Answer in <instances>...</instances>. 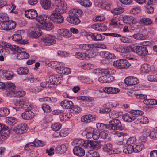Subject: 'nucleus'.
Returning a JSON list of instances; mask_svg holds the SVG:
<instances>
[{"instance_id":"nucleus-62","label":"nucleus","mask_w":157,"mask_h":157,"mask_svg":"<svg viewBox=\"0 0 157 157\" xmlns=\"http://www.w3.org/2000/svg\"><path fill=\"white\" fill-rule=\"evenodd\" d=\"M132 18L129 16H125L123 17V22L125 23L130 24L132 22Z\"/></svg>"},{"instance_id":"nucleus-45","label":"nucleus","mask_w":157,"mask_h":157,"mask_svg":"<svg viewBox=\"0 0 157 157\" xmlns=\"http://www.w3.org/2000/svg\"><path fill=\"white\" fill-rule=\"evenodd\" d=\"M10 110L7 108H2L0 109V115L1 116H6L10 113Z\"/></svg>"},{"instance_id":"nucleus-36","label":"nucleus","mask_w":157,"mask_h":157,"mask_svg":"<svg viewBox=\"0 0 157 157\" xmlns=\"http://www.w3.org/2000/svg\"><path fill=\"white\" fill-rule=\"evenodd\" d=\"M122 118L124 121L129 122L135 120L136 117L132 115L125 114L122 116Z\"/></svg>"},{"instance_id":"nucleus-2","label":"nucleus","mask_w":157,"mask_h":157,"mask_svg":"<svg viewBox=\"0 0 157 157\" xmlns=\"http://www.w3.org/2000/svg\"><path fill=\"white\" fill-rule=\"evenodd\" d=\"M82 12L79 9H73L71 10L69 13V16L67 18V21L69 23L73 24H78L80 21L78 17L81 15Z\"/></svg>"},{"instance_id":"nucleus-39","label":"nucleus","mask_w":157,"mask_h":157,"mask_svg":"<svg viewBox=\"0 0 157 157\" xmlns=\"http://www.w3.org/2000/svg\"><path fill=\"white\" fill-rule=\"evenodd\" d=\"M26 103H25L21 107H13L14 109L16 110V111H19L23 109L25 111H31L32 107L29 105L26 104Z\"/></svg>"},{"instance_id":"nucleus-61","label":"nucleus","mask_w":157,"mask_h":157,"mask_svg":"<svg viewBox=\"0 0 157 157\" xmlns=\"http://www.w3.org/2000/svg\"><path fill=\"white\" fill-rule=\"evenodd\" d=\"M8 18L7 15L2 13H0V21L3 22L7 20Z\"/></svg>"},{"instance_id":"nucleus-4","label":"nucleus","mask_w":157,"mask_h":157,"mask_svg":"<svg viewBox=\"0 0 157 157\" xmlns=\"http://www.w3.org/2000/svg\"><path fill=\"white\" fill-rule=\"evenodd\" d=\"M61 78L59 76L56 77L54 76H51L48 79H46V81L42 82L40 86L43 87L52 88L54 87L55 85L61 83Z\"/></svg>"},{"instance_id":"nucleus-49","label":"nucleus","mask_w":157,"mask_h":157,"mask_svg":"<svg viewBox=\"0 0 157 157\" xmlns=\"http://www.w3.org/2000/svg\"><path fill=\"white\" fill-rule=\"evenodd\" d=\"M138 121L142 124H147L149 122L148 119L146 117L140 116L138 118Z\"/></svg>"},{"instance_id":"nucleus-10","label":"nucleus","mask_w":157,"mask_h":157,"mask_svg":"<svg viewBox=\"0 0 157 157\" xmlns=\"http://www.w3.org/2000/svg\"><path fill=\"white\" fill-rule=\"evenodd\" d=\"M28 129V127L25 124H21L15 127L13 129V131L16 133L22 134L26 132Z\"/></svg>"},{"instance_id":"nucleus-33","label":"nucleus","mask_w":157,"mask_h":157,"mask_svg":"<svg viewBox=\"0 0 157 157\" xmlns=\"http://www.w3.org/2000/svg\"><path fill=\"white\" fill-rule=\"evenodd\" d=\"M28 102V100L25 98H21L18 100H16L14 102V104L17 106H22L25 103Z\"/></svg>"},{"instance_id":"nucleus-44","label":"nucleus","mask_w":157,"mask_h":157,"mask_svg":"<svg viewBox=\"0 0 157 157\" xmlns=\"http://www.w3.org/2000/svg\"><path fill=\"white\" fill-rule=\"evenodd\" d=\"M17 121V119L13 117H8L6 118V122L8 124L14 125L16 124Z\"/></svg>"},{"instance_id":"nucleus-18","label":"nucleus","mask_w":157,"mask_h":157,"mask_svg":"<svg viewBox=\"0 0 157 157\" xmlns=\"http://www.w3.org/2000/svg\"><path fill=\"white\" fill-rule=\"evenodd\" d=\"M103 91L106 93L112 94H117L120 91L118 88L112 87H104L103 88Z\"/></svg>"},{"instance_id":"nucleus-5","label":"nucleus","mask_w":157,"mask_h":157,"mask_svg":"<svg viewBox=\"0 0 157 157\" xmlns=\"http://www.w3.org/2000/svg\"><path fill=\"white\" fill-rule=\"evenodd\" d=\"M49 19L55 23L60 24L63 22L64 18L61 13L54 10L49 16Z\"/></svg>"},{"instance_id":"nucleus-31","label":"nucleus","mask_w":157,"mask_h":157,"mask_svg":"<svg viewBox=\"0 0 157 157\" xmlns=\"http://www.w3.org/2000/svg\"><path fill=\"white\" fill-rule=\"evenodd\" d=\"M56 71L58 73L62 74L63 73L64 68V64L63 63H56Z\"/></svg>"},{"instance_id":"nucleus-41","label":"nucleus","mask_w":157,"mask_h":157,"mask_svg":"<svg viewBox=\"0 0 157 157\" xmlns=\"http://www.w3.org/2000/svg\"><path fill=\"white\" fill-rule=\"evenodd\" d=\"M86 36L88 39L89 40H98L97 39V36H98V33H88L86 32Z\"/></svg>"},{"instance_id":"nucleus-15","label":"nucleus","mask_w":157,"mask_h":157,"mask_svg":"<svg viewBox=\"0 0 157 157\" xmlns=\"http://www.w3.org/2000/svg\"><path fill=\"white\" fill-rule=\"evenodd\" d=\"M79 47L81 49L87 51H88L90 49L95 50L98 48V44H81L79 45Z\"/></svg>"},{"instance_id":"nucleus-58","label":"nucleus","mask_w":157,"mask_h":157,"mask_svg":"<svg viewBox=\"0 0 157 157\" xmlns=\"http://www.w3.org/2000/svg\"><path fill=\"white\" fill-rule=\"evenodd\" d=\"M35 145L36 147H43L45 145V143L42 141L38 140H34Z\"/></svg>"},{"instance_id":"nucleus-7","label":"nucleus","mask_w":157,"mask_h":157,"mask_svg":"<svg viewBox=\"0 0 157 157\" xmlns=\"http://www.w3.org/2000/svg\"><path fill=\"white\" fill-rule=\"evenodd\" d=\"M113 64L114 66L119 69L127 68L131 65L127 60L123 59L114 61Z\"/></svg>"},{"instance_id":"nucleus-13","label":"nucleus","mask_w":157,"mask_h":157,"mask_svg":"<svg viewBox=\"0 0 157 157\" xmlns=\"http://www.w3.org/2000/svg\"><path fill=\"white\" fill-rule=\"evenodd\" d=\"M49 19V16H48L45 15L43 14L39 15L36 18V21L39 22L36 24V27L39 28L41 25H44L48 21Z\"/></svg>"},{"instance_id":"nucleus-12","label":"nucleus","mask_w":157,"mask_h":157,"mask_svg":"<svg viewBox=\"0 0 157 157\" xmlns=\"http://www.w3.org/2000/svg\"><path fill=\"white\" fill-rule=\"evenodd\" d=\"M125 83L127 86H132V88L135 87V85L138 84L139 80L136 77L130 76L127 77L124 80Z\"/></svg>"},{"instance_id":"nucleus-9","label":"nucleus","mask_w":157,"mask_h":157,"mask_svg":"<svg viewBox=\"0 0 157 157\" xmlns=\"http://www.w3.org/2000/svg\"><path fill=\"white\" fill-rule=\"evenodd\" d=\"M55 37L52 35H48L43 36L41 40L44 44L46 46H50L55 44L56 42Z\"/></svg>"},{"instance_id":"nucleus-22","label":"nucleus","mask_w":157,"mask_h":157,"mask_svg":"<svg viewBox=\"0 0 157 157\" xmlns=\"http://www.w3.org/2000/svg\"><path fill=\"white\" fill-rule=\"evenodd\" d=\"M95 117L91 114L86 115L82 116L81 118L82 122L86 123H89L94 121L95 120Z\"/></svg>"},{"instance_id":"nucleus-17","label":"nucleus","mask_w":157,"mask_h":157,"mask_svg":"<svg viewBox=\"0 0 157 157\" xmlns=\"http://www.w3.org/2000/svg\"><path fill=\"white\" fill-rule=\"evenodd\" d=\"M99 54L101 57L107 59H114L115 57V56L113 54L111 53L108 51H101L100 52Z\"/></svg>"},{"instance_id":"nucleus-24","label":"nucleus","mask_w":157,"mask_h":157,"mask_svg":"<svg viewBox=\"0 0 157 157\" xmlns=\"http://www.w3.org/2000/svg\"><path fill=\"white\" fill-rule=\"evenodd\" d=\"M102 149L104 151L106 152L109 155L116 153V152L113 150L112 145L110 143L104 146Z\"/></svg>"},{"instance_id":"nucleus-59","label":"nucleus","mask_w":157,"mask_h":157,"mask_svg":"<svg viewBox=\"0 0 157 157\" xmlns=\"http://www.w3.org/2000/svg\"><path fill=\"white\" fill-rule=\"evenodd\" d=\"M133 152L136 153H138L140 151L142 148L141 146L139 145H134L133 146Z\"/></svg>"},{"instance_id":"nucleus-54","label":"nucleus","mask_w":157,"mask_h":157,"mask_svg":"<svg viewBox=\"0 0 157 157\" xmlns=\"http://www.w3.org/2000/svg\"><path fill=\"white\" fill-rule=\"evenodd\" d=\"M8 25L7 24V21L0 23V29L8 30Z\"/></svg>"},{"instance_id":"nucleus-56","label":"nucleus","mask_w":157,"mask_h":157,"mask_svg":"<svg viewBox=\"0 0 157 157\" xmlns=\"http://www.w3.org/2000/svg\"><path fill=\"white\" fill-rule=\"evenodd\" d=\"M61 126L62 125L60 123H55L53 124L51 127L54 131H57L61 128Z\"/></svg>"},{"instance_id":"nucleus-43","label":"nucleus","mask_w":157,"mask_h":157,"mask_svg":"<svg viewBox=\"0 0 157 157\" xmlns=\"http://www.w3.org/2000/svg\"><path fill=\"white\" fill-rule=\"evenodd\" d=\"M67 147L66 144H62L59 147L56 148V151L57 153L63 154L67 151Z\"/></svg>"},{"instance_id":"nucleus-60","label":"nucleus","mask_w":157,"mask_h":157,"mask_svg":"<svg viewBox=\"0 0 157 157\" xmlns=\"http://www.w3.org/2000/svg\"><path fill=\"white\" fill-rule=\"evenodd\" d=\"M131 115H142L143 114V111L139 110H132L129 111Z\"/></svg>"},{"instance_id":"nucleus-6","label":"nucleus","mask_w":157,"mask_h":157,"mask_svg":"<svg viewBox=\"0 0 157 157\" xmlns=\"http://www.w3.org/2000/svg\"><path fill=\"white\" fill-rule=\"evenodd\" d=\"M109 124L108 125V129L109 130H122L124 129L120 121L117 119H112L110 121Z\"/></svg>"},{"instance_id":"nucleus-38","label":"nucleus","mask_w":157,"mask_h":157,"mask_svg":"<svg viewBox=\"0 0 157 157\" xmlns=\"http://www.w3.org/2000/svg\"><path fill=\"white\" fill-rule=\"evenodd\" d=\"M123 152L126 154L132 153L133 152V146L126 144L124 147Z\"/></svg>"},{"instance_id":"nucleus-64","label":"nucleus","mask_w":157,"mask_h":157,"mask_svg":"<svg viewBox=\"0 0 157 157\" xmlns=\"http://www.w3.org/2000/svg\"><path fill=\"white\" fill-rule=\"evenodd\" d=\"M148 80L151 82H157V77L154 75H150L148 76Z\"/></svg>"},{"instance_id":"nucleus-47","label":"nucleus","mask_w":157,"mask_h":157,"mask_svg":"<svg viewBox=\"0 0 157 157\" xmlns=\"http://www.w3.org/2000/svg\"><path fill=\"white\" fill-rule=\"evenodd\" d=\"M41 107L42 110L45 113H48L51 111L50 107L46 103L43 104L42 105Z\"/></svg>"},{"instance_id":"nucleus-11","label":"nucleus","mask_w":157,"mask_h":157,"mask_svg":"<svg viewBox=\"0 0 157 157\" xmlns=\"http://www.w3.org/2000/svg\"><path fill=\"white\" fill-rule=\"evenodd\" d=\"M67 5L66 3L63 1H60L55 7V10L61 14L64 13L67 11Z\"/></svg>"},{"instance_id":"nucleus-26","label":"nucleus","mask_w":157,"mask_h":157,"mask_svg":"<svg viewBox=\"0 0 157 157\" xmlns=\"http://www.w3.org/2000/svg\"><path fill=\"white\" fill-rule=\"evenodd\" d=\"M147 131H148V129L145 128L144 129L143 131V135L144 134L146 136H149L152 139H154L157 137V132L155 129L152 131H150L149 133H145V132Z\"/></svg>"},{"instance_id":"nucleus-1","label":"nucleus","mask_w":157,"mask_h":157,"mask_svg":"<svg viewBox=\"0 0 157 157\" xmlns=\"http://www.w3.org/2000/svg\"><path fill=\"white\" fill-rule=\"evenodd\" d=\"M77 144L79 146H76L73 149V152L75 155L78 156H82L84 155V150L80 147H82L85 149H91L95 150L98 149V141H93L89 140H84L80 139L78 140Z\"/></svg>"},{"instance_id":"nucleus-40","label":"nucleus","mask_w":157,"mask_h":157,"mask_svg":"<svg viewBox=\"0 0 157 157\" xmlns=\"http://www.w3.org/2000/svg\"><path fill=\"white\" fill-rule=\"evenodd\" d=\"M13 93H12V94L10 95V97H21L24 96L25 94V92L23 90L14 91Z\"/></svg>"},{"instance_id":"nucleus-37","label":"nucleus","mask_w":157,"mask_h":157,"mask_svg":"<svg viewBox=\"0 0 157 157\" xmlns=\"http://www.w3.org/2000/svg\"><path fill=\"white\" fill-rule=\"evenodd\" d=\"M3 76L7 80H10L13 77V73L12 72L6 70L2 71Z\"/></svg>"},{"instance_id":"nucleus-14","label":"nucleus","mask_w":157,"mask_h":157,"mask_svg":"<svg viewBox=\"0 0 157 157\" xmlns=\"http://www.w3.org/2000/svg\"><path fill=\"white\" fill-rule=\"evenodd\" d=\"M25 14L27 17L31 19H33L36 18L38 16L37 11L34 9H30L25 12Z\"/></svg>"},{"instance_id":"nucleus-34","label":"nucleus","mask_w":157,"mask_h":157,"mask_svg":"<svg viewBox=\"0 0 157 157\" xmlns=\"http://www.w3.org/2000/svg\"><path fill=\"white\" fill-rule=\"evenodd\" d=\"M72 116L71 114L69 112L61 114L59 116L60 121H67Z\"/></svg>"},{"instance_id":"nucleus-27","label":"nucleus","mask_w":157,"mask_h":157,"mask_svg":"<svg viewBox=\"0 0 157 157\" xmlns=\"http://www.w3.org/2000/svg\"><path fill=\"white\" fill-rule=\"evenodd\" d=\"M34 113L31 111H27L24 112L21 114L22 118L25 120H29L33 117Z\"/></svg>"},{"instance_id":"nucleus-35","label":"nucleus","mask_w":157,"mask_h":157,"mask_svg":"<svg viewBox=\"0 0 157 157\" xmlns=\"http://www.w3.org/2000/svg\"><path fill=\"white\" fill-rule=\"evenodd\" d=\"M54 26L51 23L46 22L45 24L43 25H41L39 27V28H40L46 30H51L53 28Z\"/></svg>"},{"instance_id":"nucleus-30","label":"nucleus","mask_w":157,"mask_h":157,"mask_svg":"<svg viewBox=\"0 0 157 157\" xmlns=\"http://www.w3.org/2000/svg\"><path fill=\"white\" fill-rule=\"evenodd\" d=\"M22 49L21 51L18 52L17 57L18 59H26L29 58V55L28 53H26L24 51H22Z\"/></svg>"},{"instance_id":"nucleus-8","label":"nucleus","mask_w":157,"mask_h":157,"mask_svg":"<svg viewBox=\"0 0 157 157\" xmlns=\"http://www.w3.org/2000/svg\"><path fill=\"white\" fill-rule=\"evenodd\" d=\"M132 50L139 56H144L147 55L148 54L147 48L144 46H134L132 48Z\"/></svg>"},{"instance_id":"nucleus-32","label":"nucleus","mask_w":157,"mask_h":157,"mask_svg":"<svg viewBox=\"0 0 157 157\" xmlns=\"http://www.w3.org/2000/svg\"><path fill=\"white\" fill-rule=\"evenodd\" d=\"M140 70L141 73H148L151 71V67L150 65L144 63L141 65Z\"/></svg>"},{"instance_id":"nucleus-25","label":"nucleus","mask_w":157,"mask_h":157,"mask_svg":"<svg viewBox=\"0 0 157 157\" xmlns=\"http://www.w3.org/2000/svg\"><path fill=\"white\" fill-rule=\"evenodd\" d=\"M4 47L10 48L11 51H16L17 52L21 51L22 49L25 50L23 48H19L16 45H12L8 43L4 44Z\"/></svg>"},{"instance_id":"nucleus-57","label":"nucleus","mask_w":157,"mask_h":157,"mask_svg":"<svg viewBox=\"0 0 157 157\" xmlns=\"http://www.w3.org/2000/svg\"><path fill=\"white\" fill-rule=\"evenodd\" d=\"M78 99L82 100H85L88 102H91L93 100V98H92L84 96L78 97Z\"/></svg>"},{"instance_id":"nucleus-19","label":"nucleus","mask_w":157,"mask_h":157,"mask_svg":"<svg viewBox=\"0 0 157 157\" xmlns=\"http://www.w3.org/2000/svg\"><path fill=\"white\" fill-rule=\"evenodd\" d=\"M60 105L63 108L72 109L73 106V103L71 101L64 100L60 102Z\"/></svg>"},{"instance_id":"nucleus-46","label":"nucleus","mask_w":157,"mask_h":157,"mask_svg":"<svg viewBox=\"0 0 157 157\" xmlns=\"http://www.w3.org/2000/svg\"><path fill=\"white\" fill-rule=\"evenodd\" d=\"M86 132V137L88 139L91 138L92 137L93 132L94 130L93 128H87L85 130Z\"/></svg>"},{"instance_id":"nucleus-55","label":"nucleus","mask_w":157,"mask_h":157,"mask_svg":"<svg viewBox=\"0 0 157 157\" xmlns=\"http://www.w3.org/2000/svg\"><path fill=\"white\" fill-rule=\"evenodd\" d=\"M69 131L67 128H64L62 129L59 133V135L61 137H65L68 135Z\"/></svg>"},{"instance_id":"nucleus-50","label":"nucleus","mask_w":157,"mask_h":157,"mask_svg":"<svg viewBox=\"0 0 157 157\" xmlns=\"http://www.w3.org/2000/svg\"><path fill=\"white\" fill-rule=\"evenodd\" d=\"M78 3L86 7H90L92 5V3L89 0H82L81 2Z\"/></svg>"},{"instance_id":"nucleus-20","label":"nucleus","mask_w":157,"mask_h":157,"mask_svg":"<svg viewBox=\"0 0 157 157\" xmlns=\"http://www.w3.org/2000/svg\"><path fill=\"white\" fill-rule=\"evenodd\" d=\"M40 28H38L36 27H32L31 32V36L35 38H38L41 35L42 32L40 30Z\"/></svg>"},{"instance_id":"nucleus-52","label":"nucleus","mask_w":157,"mask_h":157,"mask_svg":"<svg viewBox=\"0 0 157 157\" xmlns=\"http://www.w3.org/2000/svg\"><path fill=\"white\" fill-rule=\"evenodd\" d=\"M132 37L138 40H144L145 37L143 34L140 33L135 34L132 35Z\"/></svg>"},{"instance_id":"nucleus-48","label":"nucleus","mask_w":157,"mask_h":157,"mask_svg":"<svg viewBox=\"0 0 157 157\" xmlns=\"http://www.w3.org/2000/svg\"><path fill=\"white\" fill-rule=\"evenodd\" d=\"M17 72L19 75H26L29 72V70L27 68L21 67L17 69Z\"/></svg>"},{"instance_id":"nucleus-29","label":"nucleus","mask_w":157,"mask_h":157,"mask_svg":"<svg viewBox=\"0 0 157 157\" xmlns=\"http://www.w3.org/2000/svg\"><path fill=\"white\" fill-rule=\"evenodd\" d=\"M139 23L143 25H149L152 24V21L149 18H143L139 20Z\"/></svg>"},{"instance_id":"nucleus-63","label":"nucleus","mask_w":157,"mask_h":157,"mask_svg":"<svg viewBox=\"0 0 157 157\" xmlns=\"http://www.w3.org/2000/svg\"><path fill=\"white\" fill-rule=\"evenodd\" d=\"M99 132V136L103 139H105L106 138L108 134L106 131L104 130Z\"/></svg>"},{"instance_id":"nucleus-23","label":"nucleus","mask_w":157,"mask_h":157,"mask_svg":"<svg viewBox=\"0 0 157 157\" xmlns=\"http://www.w3.org/2000/svg\"><path fill=\"white\" fill-rule=\"evenodd\" d=\"M58 33L61 36L67 38L71 37L72 34L68 30L65 29H59L58 31Z\"/></svg>"},{"instance_id":"nucleus-53","label":"nucleus","mask_w":157,"mask_h":157,"mask_svg":"<svg viewBox=\"0 0 157 157\" xmlns=\"http://www.w3.org/2000/svg\"><path fill=\"white\" fill-rule=\"evenodd\" d=\"M34 141L33 142L28 143L25 146V150L28 151L31 150L32 149H33L34 147H36Z\"/></svg>"},{"instance_id":"nucleus-21","label":"nucleus","mask_w":157,"mask_h":157,"mask_svg":"<svg viewBox=\"0 0 157 157\" xmlns=\"http://www.w3.org/2000/svg\"><path fill=\"white\" fill-rule=\"evenodd\" d=\"M19 33V32L18 31L12 36L13 40L14 41H21L20 42L21 44H27L28 43L27 40H21L22 39L21 36Z\"/></svg>"},{"instance_id":"nucleus-3","label":"nucleus","mask_w":157,"mask_h":157,"mask_svg":"<svg viewBox=\"0 0 157 157\" xmlns=\"http://www.w3.org/2000/svg\"><path fill=\"white\" fill-rule=\"evenodd\" d=\"M98 48L95 50L90 49L88 51H86V52H78L75 54V57L80 59L88 60L90 58L94 57L98 55Z\"/></svg>"},{"instance_id":"nucleus-51","label":"nucleus","mask_w":157,"mask_h":157,"mask_svg":"<svg viewBox=\"0 0 157 157\" xmlns=\"http://www.w3.org/2000/svg\"><path fill=\"white\" fill-rule=\"evenodd\" d=\"M7 22L9 27L8 30L13 29L15 27L16 23L15 21H8L7 20Z\"/></svg>"},{"instance_id":"nucleus-16","label":"nucleus","mask_w":157,"mask_h":157,"mask_svg":"<svg viewBox=\"0 0 157 157\" xmlns=\"http://www.w3.org/2000/svg\"><path fill=\"white\" fill-rule=\"evenodd\" d=\"M5 87L8 92V94L10 97L12 93H13V92L15 91V86L14 85L13 83L9 82L6 83Z\"/></svg>"},{"instance_id":"nucleus-28","label":"nucleus","mask_w":157,"mask_h":157,"mask_svg":"<svg viewBox=\"0 0 157 157\" xmlns=\"http://www.w3.org/2000/svg\"><path fill=\"white\" fill-rule=\"evenodd\" d=\"M40 3L42 7L45 10L49 9L51 7L50 0H40Z\"/></svg>"},{"instance_id":"nucleus-42","label":"nucleus","mask_w":157,"mask_h":157,"mask_svg":"<svg viewBox=\"0 0 157 157\" xmlns=\"http://www.w3.org/2000/svg\"><path fill=\"white\" fill-rule=\"evenodd\" d=\"M8 127L0 124V133L3 134L7 135L9 134Z\"/></svg>"}]
</instances>
